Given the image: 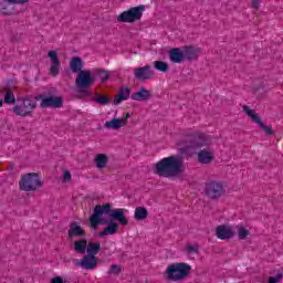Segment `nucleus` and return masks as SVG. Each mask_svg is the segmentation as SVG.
Instances as JSON below:
<instances>
[{"label": "nucleus", "instance_id": "f257e3e1", "mask_svg": "<svg viewBox=\"0 0 283 283\" xmlns=\"http://www.w3.org/2000/svg\"><path fill=\"white\" fill-rule=\"evenodd\" d=\"M108 214L111 220H117L119 224L123 227H127L129 224V220L125 213H127L126 209H113L111 203L97 205L93 210V214L90 218V223L92 229H98L99 224H107V220L101 218L103 214Z\"/></svg>", "mask_w": 283, "mask_h": 283}, {"label": "nucleus", "instance_id": "f03ea898", "mask_svg": "<svg viewBox=\"0 0 283 283\" xmlns=\"http://www.w3.org/2000/svg\"><path fill=\"white\" fill-rule=\"evenodd\" d=\"M185 171L182 159L176 156H169L160 159L154 169V174L160 178H176Z\"/></svg>", "mask_w": 283, "mask_h": 283}, {"label": "nucleus", "instance_id": "7ed1b4c3", "mask_svg": "<svg viewBox=\"0 0 283 283\" xmlns=\"http://www.w3.org/2000/svg\"><path fill=\"white\" fill-rule=\"evenodd\" d=\"M191 274V265L185 262L169 264L164 272L168 282H182Z\"/></svg>", "mask_w": 283, "mask_h": 283}, {"label": "nucleus", "instance_id": "20e7f679", "mask_svg": "<svg viewBox=\"0 0 283 283\" xmlns=\"http://www.w3.org/2000/svg\"><path fill=\"white\" fill-rule=\"evenodd\" d=\"M209 145H211V138L205 135L186 137L178 143V147H180L182 151H189V149L196 151L198 149H202V147H209Z\"/></svg>", "mask_w": 283, "mask_h": 283}, {"label": "nucleus", "instance_id": "39448f33", "mask_svg": "<svg viewBox=\"0 0 283 283\" xmlns=\"http://www.w3.org/2000/svg\"><path fill=\"white\" fill-rule=\"evenodd\" d=\"M36 109V101L31 97H22L18 98V104H15L12 108L13 114L15 116H32V112Z\"/></svg>", "mask_w": 283, "mask_h": 283}, {"label": "nucleus", "instance_id": "423d86ee", "mask_svg": "<svg viewBox=\"0 0 283 283\" xmlns=\"http://www.w3.org/2000/svg\"><path fill=\"white\" fill-rule=\"evenodd\" d=\"M21 191H36L43 187V182L36 172H28L21 177L19 182Z\"/></svg>", "mask_w": 283, "mask_h": 283}, {"label": "nucleus", "instance_id": "0eeeda50", "mask_svg": "<svg viewBox=\"0 0 283 283\" xmlns=\"http://www.w3.org/2000/svg\"><path fill=\"white\" fill-rule=\"evenodd\" d=\"M143 12H145V6L133 7L127 11L122 12L117 17L118 23H136L143 19Z\"/></svg>", "mask_w": 283, "mask_h": 283}, {"label": "nucleus", "instance_id": "6e6552de", "mask_svg": "<svg viewBox=\"0 0 283 283\" xmlns=\"http://www.w3.org/2000/svg\"><path fill=\"white\" fill-rule=\"evenodd\" d=\"M94 76H92V71L84 70L77 73L75 78V85L80 92H87L91 85H94Z\"/></svg>", "mask_w": 283, "mask_h": 283}, {"label": "nucleus", "instance_id": "1a4fd4ad", "mask_svg": "<svg viewBox=\"0 0 283 283\" xmlns=\"http://www.w3.org/2000/svg\"><path fill=\"white\" fill-rule=\"evenodd\" d=\"M224 185L220 181H209L206 185L205 193L210 200H218L224 196Z\"/></svg>", "mask_w": 283, "mask_h": 283}, {"label": "nucleus", "instance_id": "9d476101", "mask_svg": "<svg viewBox=\"0 0 283 283\" xmlns=\"http://www.w3.org/2000/svg\"><path fill=\"white\" fill-rule=\"evenodd\" d=\"M134 76L137 81L145 83V81H151L156 76V72L151 69V65L146 64L145 66L134 69Z\"/></svg>", "mask_w": 283, "mask_h": 283}, {"label": "nucleus", "instance_id": "9b49d317", "mask_svg": "<svg viewBox=\"0 0 283 283\" xmlns=\"http://www.w3.org/2000/svg\"><path fill=\"white\" fill-rule=\"evenodd\" d=\"M243 112L247 113L249 118H251L253 123H256V125H259V127H261V129H263V132H265L268 136H272L273 129L271 128V126L264 125V122H262V119L260 118V115H258L255 111L249 108V106H243Z\"/></svg>", "mask_w": 283, "mask_h": 283}, {"label": "nucleus", "instance_id": "f8f14e48", "mask_svg": "<svg viewBox=\"0 0 283 283\" xmlns=\"http://www.w3.org/2000/svg\"><path fill=\"white\" fill-rule=\"evenodd\" d=\"M40 107H42L43 109L48 108V107H53V108H59V107H63V98L61 97H54V96H44V95H40Z\"/></svg>", "mask_w": 283, "mask_h": 283}, {"label": "nucleus", "instance_id": "ddd939ff", "mask_svg": "<svg viewBox=\"0 0 283 283\" xmlns=\"http://www.w3.org/2000/svg\"><path fill=\"white\" fill-rule=\"evenodd\" d=\"M48 56L51 59V76H59V73L61 72V60H59V53H56V51H49Z\"/></svg>", "mask_w": 283, "mask_h": 283}, {"label": "nucleus", "instance_id": "4468645a", "mask_svg": "<svg viewBox=\"0 0 283 283\" xmlns=\"http://www.w3.org/2000/svg\"><path fill=\"white\" fill-rule=\"evenodd\" d=\"M78 266L86 271H94L98 266V259L94 255L85 254L80 261Z\"/></svg>", "mask_w": 283, "mask_h": 283}, {"label": "nucleus", "instance_id": "2eb2a0df", "mask_svg": "<svg viewBox=\"0 0 283 283\" xmlns=\"http://www.w3.org/2000/svg\"><path fill=\"white\" fill-rule=\"evenodd\" d=\"M130 117L132 115L127 113L123 118H113L112 120L105 122L104 127H106V129H120V127L127 125V119Z\"/></svg>", "mask_w": 283, "mask_h": 283}, {"label": "nucleus", "instance_id": "dca6fc26", "mask_svg": "<svg viewBox=\"0 0 283 283\" xmlns=\"http://www.w3.org/2000/svg\"><path fill=\"white\" fill-rule=\"evenodd\" d=\"M216 235L219 240H231V238H233V228L221 224L217 227Z\"/></svg>", "mask_w": 283, "mask_h": 283}, {"label": "nucleus", "instance_id": "f3484780", "mask_svg": "<svg viewBox=\"0 0 283 283\" xmlns=\"http://www.w3.org/2000/svg\"><path fill=\"white\" fill-rule=\"evenodd\" d=\"M132 101H138L143 103L144 101H149L151 98V92L146 90L145 86H142L138 92H135L130 95Z\"/></svg>", "mask_w": 283, "mask_h": 283}, {"label": "nucleus", "instance_id": "a211bd4d", "mask_svg": "<svg viewBox=\"0 0 283 283\" xmlns=\"http://www.w3.org/2000/svg\"><path fill=\"white\" fill-rule=\"evenodd\" d=\"M198 163L201 165H211L213 163V151L209 149H202L197 155Z\"/></svg>", "mask_w": 283, "mask_h": 283}, {"label": "nucleus", "instance_id": "6ab92c4d", "mask_svg": "<svg viewBox=\"0 0 283 283\" xmlns=\"http://www.w3.org/2000/svg\"><path fill=\"white\" fill-rule=\"evenodd\" d=\"M69 238H85V230L78 223L72 222L69 229Z\"/></svg>", "mask_w": 283, "mask_h": 283}, {"label": "nucleus", "instance_id": "aec40b11", "mask_svg": "<svg viewBox=\"0 0 283 283\" xmlns=\"http://www.w3.org/2000/svg\"><path fill=\"white\" fill-rule=\"evenodd\" d=\"M70 70L73 74H80V72H84L83 70V60L78 56H74L70 61Z\"/></svg>", "mask_w": 283, "mask_h": 283}, {"label": "nucleus", "instance_id": "412c9836", "mask_svg": "<svg viewBox=\"0 0 283 283\" xmlns=\"http://www.w3.org/2000/svg\"><path fill=\"white\" fill-rule=\"evenodd\" d=\"M169 59L171 63H181L185 61V52L179 48L171 49L169 52Z\"/></svg>", "mask_w": 283, "mask_h": 283}, {"label": "nucleus", "instance_id": "4be33fe9", "mask_svg": "<svg viewBox=\"0 0 283 283\" xmlns=\"http://www.w3.org/2000/svg\"><path fill=\"white\" fill-rule=\"evenodd\" d=\"M0 94L4 96V103L7 105H14V103H17V97H14V93L12 92V88L10 87L1 88Z\"/></svg>", "mask_w": 283, "mask_h": 283}, {"label": "nucleus", "instance_id": "5701e85b", "mask_svg": "<svg viewBox=\"0 0 283 283\" xmlns=\"http://www.w3.org/2000/svg\"><path fill=\"white\" fill-rule=\"evenodd\" d=\"M200 56V49H196L193 46H186L184 51V59L188 61H196Z\"/></svg>", "mask_w": 283, "mask_h": 283}, {"label": "nucleus", "instance_id": "b1692460", "mask_svg": "<svg viewBox=\"0 0 283 283\" xmlns=\"http://www.w3.org/2000/svg\"><path fill=\"white\" fill-rule=\"evenodd\" d=\"M129 94H132V90H129L128 87L120 88L117 93V96H115L114 98V104L120 105L123 101H127V98H129Z\"/></svg>", "mask_w": 283, "mask_h": 283}, {"label": "nucleus", "instance_id": "393cba45", "mask_svg": "<svg viewBox=\"0 0 283 283\" xmlns=\"http://www.w3.org/2000/svg\"><path fill=\"white\" fill-rule=\"evenodd\" d=\"M118 233V223L111 221L104 231L99 232V238H105V235H114Z\"/></svg>", "mask_w": 283, "mask_h": 283}, {"label": "nucleus", "instance_id": "a878e982", "mask_svg": "<svg viewBox=\"0 0 283 283\" xmlns=\"http://www.w3.org/2000/svg\"><path fill=\"white\" fill-rule=\"evenodd\" d=\"M86 252L87 255H93V258H96V255H98V253L101 252V242L86 243Z\"/></svg>", "mask_w": 283, "mask_h": 283}, {"label": "nucleus", "instance_id": "bb28decb", "mask_svg": "<svg viewBox=\"0 0 283 283\" xmlns=\"http://www.w3.org/2000/svg\"><path fill=\"white\" fill-rule=\"evenodd\" d=\"M74 251L75 253H80L81 255H85V251H87V239H80L74 242Z\"/></svg>", "mask_w": 283, "mask_h": 283}, {"label": "nucleus", "instance_id": "cd10ccee", "mask_svg": "<svg viewBox=\"0 0 283 283\" xmlns=\"http://www.w3.org/2000/svg\"><path fill=\"white\" fill-rule=\"evenodd\" d=\"M107 163H109V158L105 154H98L95 157V165L97 169H105L107 167Z\"/></svg>", "mask_w": 283, "mask_h": 283}, {"label": "nucleus", "instance_id": "c85d7f7f", "mask_svg": "<svg viewBox=\"0 0 283 283\" xmlns=\"http://www.w3.org/2000/svg\"><path fill=\"white\" fill-rule=\"evenodd\" d=\"M148 216L149 212L147 211V208L138 207L135 209V220H146Z\"/></svg>", "mask_w": 283, "mask_h": 283}, {"label": "nucleus", "instance_id": "c756f323", "mask_svg": "<svg viewBox=\"0 0 283 283\" xmlns=\"http://www.w3.org/2000/svg\"><path fill=\"white\" fill-rule=\"evenodd\" d=\"M154 67L155 70H158V72H164V73L169 72V64L164 61H155Z\"/></svg>", "mask_w": 283, "mask_h": 283}, {"label": "nucleus", "instance_id": "7c9ffc66", "mask_svg": "<svg viewBox=\"0 0 283 283\" xmlns=\"http://www.w3.org/2000/svg\"><path fill=\"white\" fill-rule=\"evenodd\" d=\"M107 273L109 275H120V273H123V266L118 264H112Z\"/></svg>", "mask_w": 283, "mask_h": 283}, {"label": "nucleus", "instance_id": "2f4dec72", "mask_svg": "<svg viewBox=\"0 0 283 283\" xmlns=\"http://www.w3.org/2000/svg\"><path fill=\"white\" fill-rule=\"evenodd\" d=\"M96 74H97L98 78H101L102 83H105L109 80V72L108 71H105L103 69H98L96 71Z\"/></svg>", "mask_w": 283, "mask_h": 283}, {"label": "nucleus", "instance_id": "473e14b6", "mask_svg": "<svg viewBox=\"0 0 283 283\" xmlns=\"http://www.w3.org/2000/svg\"><path fill=\"white\" fill-rule=\"evenodd\" d=\"M237 231L240 240H247V238L249 237V230L242 226H238Z\"/></svg>", "mask_w": 283, "mask_h": 283}, {"label": "nucleus", "instance_id": "72a5a7b5", "mask_svg": "<svg viewBox=\"0 0 283 283\" xmlns=\"http://www.w3.org/2000/svg\"><path fill=\"white\" fill-rule=\"evenodd\" d=\"M94 101L97 102L99 105H109V103H112V99L109 97L103 95H96L94 97Z\"/></svg>", "mask_w": 283, "mask_h": 283}, {"label": "nucleus", "instance_id": "f704fd0d", "mask_svg": "<svg viewBox=\"0 0 283 283\" xmlns=\"http://www.w3.org/2000/svg\"><path fill=\"white\" fill-rule=\"evenodd\" d=\"M70 180H72V174L70 172V170H65L62 182H70Z\"/></svg>", "mask_w": 283, "mask_h": 283}, {"label": "nucleus", "instance_id": "c9c22d12", "mask_svg": "<svg viewBox=\"0 0 283 283\" xmlns=\"http://www.w3.org/2000/svg\"><path fill=\"white\" fill-rule=\"evenodd\" d=\"M198 245H187L186 251L187 253H198Z\"/></svg>", "mask_w": 283, "mask_h": 283}, {"label": "nucleus", "instance_id": "e433bc0d", "mask_svg": "<svg viewBox=\"0 0 283 283\" xmlns=\"http://www.w3.org/2000/svg\"><path fill=\"white\" fill-rule=\"evenodd\" d=\"M252 8L254 10H260V0H252Z\"/></svg>", "mask_w": 283, "mask_h": 283}, {"label": "nucleus", "instance_id": "4c0bfd02", "mask_svg": "<svg viewBox=\"0 0 283 283\" xmlns=\"http://www.w3.org/2000/svg\"><path fill=\"white\" fill-rule=\"evenodd\" d=\"M1 14H4L7 17H9L10 14H12V11H8V8L2 7L0 10Z\"/></svg>", "mask_w": 283, "mask_h": 283}, {"label": "nucleus", "instance_id": "58836bf2", "mask_svg": "<svg viewBox=\"0 0 283 283\" xmlns=\"http://www.w3.org/2000/svg\"><path fill=\"white\" fill-rule=\"evenodd\" d=\"M9 3H20V4H23V3H28V1L30 0H8Z\"/></svg>", "mask_w": 283, "mask_h": 283}, {"label": "nucleus", "instance_id": "ea45409f", "mask_svg": "<svg viewBox=\"0 0 283 283\" xmlns=\"http://www.w3.org/2000/svg\"><path fill=\"white\" fill-rule=\"evenodd\" d=\"M51 283H63V277L61 276H55L51 280Z\"/></svg>", "mask_w": 283, "mask_h": 283}, {"label": "nucleus", "instance_id": "a19ab883", "mask_svg": "<svg viewBox=\"0 0 283 283\" xmlns=\"http://www.w3.org/2000/svg\"><path fill=\"white\" fill-rule=\"evenodd\" d=\"M0 107H3V99H0Z\"/></svg>", "mask_w": 283, "mask_h": 283}]
</instances>
